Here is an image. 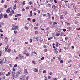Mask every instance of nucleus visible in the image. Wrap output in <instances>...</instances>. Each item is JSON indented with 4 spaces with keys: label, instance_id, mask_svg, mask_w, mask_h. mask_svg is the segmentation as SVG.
<instances>
[{
    "label": "nucleus",
    "instance_id": "f257e3e1",
    "mask_svg": "<svg viewBox=\"0 0 80 80\" xmlns=\"http://www.w3.org/2000/svg\"><path fill=\"white\" fill-rule=\"evenodd\" d=\"M22 70H18L17 72V74L15 75V77H19V75L22 74Z\"/></svg>",
    "mask_w": 80,
    "mask_h": 80
},
{
    "label": "nucleus",
    "instance_id": "f03ea898",
    "mask_svg": "<svg viewBox=\"0 0 80 80\" xmlns=\"http://www.w3.org/2000/svg\"><path fill=\"white\" fill-rule=\"evenodd\" d=\"M12 8H9L8 9H7V10L6 11V13H9V12H10V11L12 10Z\"/></svg>",
    "mask_w": 80,
    "mask_h": 80
},
{
    "label": "nucleus",
    "instance_id": "7ed1b4c3",
    "mask_svg": "<svg viewBox=\"0 0 80 80\" xmlns=\"http://www.w3.org/2000/svg\"><path fill=\"white\" fill-rule=\"evenodd\" d=\"M36 39L37 40V41H41V40H42V38L40 37H38L36 38Z\"/></svg>",
    "mask_w": 80,
    "mask_h": 80
},
{
    "label": "nucleus",
    "instance_id": "20e7f679",
    "mask_svg": "<svg viewBox=\"0 0 80 80\" xmlns=\"http://www.w3.org/2000/svg\"><path fill=\"white\" fill-rule=\"evenodd\" d=\"M24 73L25 75H28V71H27V69H24Z\"/></svg>",
    "mask_w": 80,
    "mask_h": 80
},
{
    "label": "nucleus",
    "instance_id": "39448f33",
    "mask_svg": "<svg viewBox=\"0 0 80 80\" xmlns=\"http://www.w3.org/2000/svg\"><path fill=\"white\" fill-rule=\"evenodd\" d=\"M2 61L3 63H5L6 62V58H3V59L2 60Z\"/></svg>",
    "mask_w": 80,
    "mask_h": 80
},
{
    "label": "nucleus",
    "instance_id": "423d86ee",
    "mask_svg": "<svg viewBox=\"0 0 80 80\" xmlns=\"http://www.w3.org/2000/svg\"><path fill=\"white\" fill-rule=\"evenodd\" d=\"M30 15H29V17H31L33 15H32V11H30Z\"/></svg>",
    "mask_w": 80,
    "mask_h": 80
},
{
    "label": "nucleus",
    "instance_id": "0eeeda50",
    "mask_svg": "<svg viewBox=\"0 0 80 80\" xmlns=\"http://www.w3.org/2000/svg\"><path fill=\"white\" fill-rule=\"evenodd\" d=\"M11 73H10V72H8V74H6V75L7 76H10V75Z\"/></svg>",
    "mask_w": 80,
    "mask_h": 80
},
{
    "label": "nucleus",
    "instance_id": "6e6552de",
    "mask_svg": "<svg viewBox=\"0 0 80 80\" xmlns=\"http://www.w3.org/2000/svg\"><path fill=\"white\" fill-rule=\"evenodd\" d=\"M18 56L19 57V58L20 59H22L23 58V56L20 54L18 55Z\"/></svg>",
    "mask_w": 80,
    "mask_h": 80
},
{
    "label": "nucleus",
    "instance_id": "1a4fd4ad",
    "mask_svg": "<svg viewBox=\"0 0 80 80\" xmlns=\"http://www.w3.org/2000/svg\"><path fill=\"white\" fill-rule=\"evenodd\" d=\"M4 24V23H3V22H1L0 23V27H2V25H3Z\"/></svg>",
    "mask_w": 80,
    "mask_h": 80
},
{
    "label": "nucleus",
    "instance_id": "9d476101",
    "mask_svg": "<svg viewBox=\"0 0 80 80\" xmlns=\"http://www.w3.org/2000/svg\"><path fill=\"white\" fill-rule=\"evenodd\" d=\"M4 42H7L8 41V38L7 37L5 38V39L4 40Z\"/></svg>",
    "mask_w": 80,
    "mask_h": 80
},
{
    "label": "nucleus",
    "instance_id": "9b49d317",
    "mask_svg": "<svg viewBox=\"0 0 80 80\" xmlns=\"http://www.w3.org/2000/svg\"><path fill=\"white\" fill-rule=\"evenodd\" d=\"M14 29L15 30H18V26H15L14 28Z\"/></svg>",
    "mask_w": 80,
    "mask_h": 80
},
{
    "label": "nucleus",
    "instance_id": "f8f14e48",
    "mask_svg": "<svg viewBox=\"0 0 80 80\" xmlns=\"http://www.w3.org/2000/svg\"><path fill=\"white\" fill-rule=\"evenodd\" d=\"M34 70L35 72H38V69L36 68H34Z\"/></svg>",
    "mask_w": 80,
    "mask_h": 80
},
{
    "label": "nucleus",
    "instance_id": "ddd939ff",
    "mask_svg": "<svg viewBox=\"0 0 80 80\" xmlns=\"http://www.w3.org/2000/svg\"><path fill=\"white\" fill-rule=\"evenodd\" d=\"M18 16H21V14H17V15H15V17H18Z\"/></svg>",
    "mask_w": 80,
    "mask_h": 80
},
{
    "label": "nucleus",
    "instance_id": "4468645a",
    "mask_svg": "<svg viewBox=\"0 0 80 80\" xmlns=\"http://www.w3.org/2000/svg\"><path fill=\"white\" fill-rule=\"evenodd\" d=\"M67 29H68V30H71L72 28H71V27H67Z\"/></svg>",
    "mask_w": 80,
    "mask_h": 80
},
{
    "label": "nucleus",
    "instance_id": "2eb2a0df",
    "mask_svg": "<svg viewBox=\"0 0 80 80\" xmlns=\"http://www.w3.org/2000/svg\"><path fill=\"white\" fill-rule=\"evenodd\" d=\"M24 28H25V30H28V27H27L26 26H25Z\"/></svg>",
    "mask_w": 80,
    "mask_h": 80
},
{
    "label": "nucleus",
    "instance_id": "dca6fc26",
    "mask_svg": "<svg viewBox=\"0 0 80 80\" xmlns=\"http://www.w3.org/2000/svg\"><path fill=\"white\" fill-rule=\"evenodd\" d=\"M4 17L5 18H8V16L6 14L4 15Z\"/></svg>",
    "mask_w": 80,
    "mask_h": 80
},
{
    "label": "nucleus",
    "instance_id": "f3484780",
    "mask_svg": "<svg viewBox=\"0 0 80 80\" xmlns=\"http://www.w3.org/2000/svg\"><path fill=\"white\" fill-rule=\"evenodd\" d=\"M32 63L34 64L35 65H36V64H37V63L34 61H32Z\"/></svg>",
    "mask_w": 80,
    "mask_h": 80
},
{
    "label": "nucleus",
    "instance_id": "a211bd4d",
    "mask_svg": "<svg viewBox=\"0 0 80 80\" xmlns=\"http://www.w3.org/2000/svg\"><path fill=\"white\" fill-rule=\"evenodd\" d=\"M16 8H17V7H16V4H15L14 5V6L13 8V9H14V10H15V9H16Z\"/></svg>",
    "mask_w": 80,
    "mask_h": 80
},
{
    "label": "nucleus",
    "instance_id": "6ab92c4d",
    "mask_svg": "<svg viewBox=\"0 0 80 80\" xmlns=\"http://www.w3.org/2000/svg\"><path fill=\"white\" fill-rule=\"evenodd\" d=\"M3 74V72H0V76H2V75Z\"/></svg>",
    "mask_w": 80,
    "mask_h": 80
},
{
    "label": "nucleus",
    "instance_id": "aec40b11",
    "mask_svg": "<svg viewBox=\"0 0 80 80\" xmlns=\"http://www.w3.org/2000/svg\"><path fill=\"white\" fill-rule=\"evenodd\" d=\"M3 61H2L1 59H0V63L1 64V65H2V64H3Z\"/></svg>",
    "mask_w": 80,
    "mask_h": 80
},
{
    "label": "nucleus",
    "instance_id": "412c9836",
    "mask_svg": "<svg viewBox=\"0 0 80 80\" xmlns=\"http://www.w3.org/2000/svg\"><path fill=\"white\" fill-rule=\"evenodd\" d=\"M3 18V15L2 14L0 15V19H1V18Z\"/></svg>",
    "mask_w": 80,
    "mask_h": 80
},
{
    "label": "nucleus",
    "instance_id": "4be33fe9",
    "mask_svg": "<svg viewBox=\"0 0 80 80\" xmlns=\"http://www.w3.org/2000/svg\"><path fill=\"white\" fill-rule=\"evenodd\" d=\"M10 13H12V14H14V13H15V12H14V11L12 10L11 11Z\"/></svg>",
    "mask_w": 80,
    "mask_h": 80
},
{
    "label": "nucleus",
    "instance_id": "5701e85b",
    "mask_svg": "<svg viewBox=\"0 0 80 80\" xmlns=\"http://www.w3.org/2000/svg\"><path fill=\"white\" fill-rule=\"evenodd\" d=\"M58 53V51H54V53H55V54H57Z\"/></svg>",
    "mask_w": 80,
    "mask_h": 80
},
{
    "label": "nucleus",
    "instance_id": "b1692460",
    "mask_svg": "<svg viewBox=\"0 0 80 80\" xmlns=\"http://www.w3.org/2000/svg\"><path fill=\"white\" fill-rule=\"evenodd\" d=\"M9 47V46L8 45L6 46V47L5 48V49L7 50L8 49V48Z\"/></svg>",
    "mask_w": 80,
    "mask_h": 80
},
{
    "label": "nucleus",
    "instance_id": "393cba45",
    "mask_svg": "<svg viewBox=\"0 0 80 80\" xmlns=\"http://www.w3.org/2000/svg\"><path fill=\"white\" fill-rule=\"evenodd\" d=\"M16 25V23H14V24H13L12 25V27H15Z\"/></svg>",
    "mask_w": 80,
    "mask_h": 80
},
{
    "label": "nucleus",
    "instance_id": "a878e982",
    "mask_svg": "<svg viewBox=\"0 0 80 80\" xmlns=\"http://www.w3.org/2000/svg\"><path fill=\"white\" fill-rule=\"evenodd\" d=\"M38 31H36L35 32V35H37V34H38Z\"/></svg>",
    "mask_w": 80,
    "mask_h": 80
},
{
    "label": "nucleus",
    "instance_id": "bb28decb",
    "mask_svg": "<svg viewBox=\"0 0 80 80\" xmlns=\"http://www.w3.org/2000/svg\"><path fill=\"white\" fill-rule=\"evenodd\" d=\"M63 15H62L61 16L60 18H61V19H62L63 18Z\"/></svg>",
    "mask_w": 80,
    "mask_h": 80
},
{
    "label": "nucleus",
    "instance_id": "cd10ccee",
    "mask_svg": "<svg viewBox=\"0 0 80 80\" xmlns=\"http://www.w3.org/2000/svg\"><path fill=\"white\" fill-rule=\"evenodd\" d=\"M59 35H60V33H57L56 34V36H57V37H58V36H59Z\"/></svg>",
    "mask_w": 80,
    "mask_h": 80
},
{
    "label": "nucleus",
    "instance_id": "c85d7f7f",
    "mask_svg": "<svg viewBox=\"0 0 80 80\" xmlns=\"http://www.w3.org/2000/svg\"><path fill=\"white\" fill-rule=\"evenodd\" d=\"M14 33H15V34H17V33H18V32L16 31H14Z\"/></svg>",
    "mask_w": 80,
    "mask_h": 80
},
{
    "label": "nucleus",
    "instance_id": "c756f323",
    "mask_svg": "<svg viewBox=\"0 0 80 80\" xmlns=\"http://www.w3.org/2000/svg\"><path fill=\"white\" fill-rule=\"evenodd\" d=\"M58 59L59 60H62V58H61L60 57H58Z\"/></svg>",
    "mask_w": 80,
    "mask_h": 80
},
{
    "label": "nucleus",
    "instance_id": "7c9ffc66",
    "mask_svg": "<svg viewBox=\"0 0 80 80\" xmlns=\"http://www.w3.org/2000/svg\"><path fill=\"white\" fill-rule=\"evenodd\" d=\"M10 52H11V49H9L8 51V53H10Z\"/></svg>",
    "mask_w": 80,
    "mask_h": 80
},
{
    "label": "nucleus",
    "instance_id": "2f4dec72",
    "mask_svg": "<svg viewBox=\"0 0 80 80\" xmlns=\"http://www.w3.org/2000/svg\"><path fill=\"white\" fill-rule=\"evenodd\" d=\"M29 78V76H27L26 77V80H28Z\"/></svg>",
    "mask_w": 80,
    "mask_h": 80
},
{
    "label": "nucleus",
    "instance_id": "473e14b6",
    "mask_svg": "<svg viewBox=\"0 0 80 80\" xmlns=\"http://www.w3.org/2000/svg\"><path fill=\"white\" fill-rule=\"evenodd\" d=\"M63 61L62 60H61L60 61V63H63Z\"/></svg>",
    "mask_w": 80,
    "mask_h": 80
},
{
    "label": "nucleus",
    "instance_id": "72a5a7b5",
    "mask_svg": "<svg viewBox=\"0 0 80 80\" xmlns=\"http://www.w3.org/2000/svg\"><path fill=\"white\" fill-rule=\"evenodd\" d=\"M26 56H27V57H29V56L30 55V54H29L28 53H27L26 54Z\"/></svg>",
    "mask_w": 80,
    "mask_h": 80
},
{
    "label": "nucleus",
    "instance_id": "f704fd0d",
    "mask_svg": "<svg viewBox=\"0 0 80 80\" xmlns=\"http://www.w3.org/2000/svg\"><path fill=\"white\" fill-rule=\"evenodd\" d=\"M44 52H47V49H45L44 50Z\"/></svg>",
    "mask_w": 80,
    "mask_h": 80
},
{
    "label": "nucleus",
    "instance_id": "c9c22d12",
    "mask_svg": "<svg viewBox=\"0 0 80 80\" xmlns=\"http://www.w3.org/2000/svg\"><path fill=\"white\" fill-rule=\"evenodd\" d=\"M44 58H45L44 57H42L41 58V60H43Z\"/></svg>",
    "mask_w": 80,
    "mask_h": 80
},
{
    "label": "nucleus",
    "instance_id": "e433bc0d",
    "mask_svg": "<svg viewBox=\"0 0 80 80\" xmlns=\"http://www.w3.org/2000/svg\"><path fill=\"white\" fill-rule=\"evenodd\" d=\"M74 23L75 24H77V23H78V22H77V21H75Z\"/></svg>",
    "mask_w": 80,
    "mask_h": 80
},
{
    "label": "nucleus",
    "instance_id": "4c0bfd02",
    "mask_svg": "<svg viewBox=\"0 0 80 80\" xmlns=\"http://www.w3.org/2000/svg\"><path fill=\"white\" fill-rule=\"evenodd\" d=\"M46 72H47V71L45 70H44L43 71V73H46Z\"/></svg>",
    "mask_w": 80,
    "mask_h": 80
},
{
    "label": "nucleus",
    "instance_id": "58836bf2",
    "mask_svg": "<svg viewBox=\"0 0 80 80\" xmlns=\"http://www.w3.org/2000/svg\"><path fill=\"white\" fill-rule=\"evenodd\" d=\"M2 52L1 51H0V57L2 56Z\"/></svg>",
    "mask_w": 80,
    "mask_h": 80
},
{
    "label": "nucleus",
    "instance_id": "ea45409f",
    "mask_svg": "<svg viewBox=\"0 0 80 80\" xmlns=\"http://www.w3.org/2000/svg\"><path fill=\"white\" fill-rule=\"evenodd\" d=\"M30 42L32 43V39H30Z\"/></svg>",
    "mask_w": 80,
    "mask_h": 80
},
{
    "label": "nucleus",
    "instance_id": "a19ab883",
    "mask_svg": "<svg viewBox=\"0 0 80 80\" xmlns=\"http://www.w3.org/2000/svg\"><path fill=\"white\" fill-rule=\"evenodd\" d=\"M25 1H23V2H22V3H23V5H25Z\"/></svg>",
    "mask_w": 80,
    "mask_h": 80
},
{
    "label": "nucleus",
    "instance_id": "79ce46f5",
    "mask_svg": "<svg viewBox=\"0 0 80 80\" xmlns=\"http://www.w3.org/2000/svg\"><path fill=\"white\" fill-rule=\"evenodd\" d=\"M74 73H78V71H74Z\"/></svg>",
    "mask_w": 80,
    "mask_h": 80
},
{
    "label": "nucleus",
    "instance_id": "37998d69",
    "mask_svg": "<svg viewBox=\"0 0 80 80\" xmlns=\"http://www.w3.org/2000/svg\"><path fill=\"white\" fill-rule=\"evenodd\" d=\"M26 8L27 10H28L29 9V7H27Z\"/></svg>",
    "mask_w": 80,
    "mask_h": 80
},
{
    "label": "nucleus",
    "instance_id": "c03bdc74",
    "mask_svg": "<svg viewBox=\"0 0 80 80\" xmlns=\"http://www.w3.org/2000/svg\"><path fill=\"white\" fill-rule=\"evenodd\" d=\"M65 38L66 40H68V37H65Z\"/></svg>",
    "mask_w": 80,
    "mask_h": 80
},
{
    "label": "nucleus",
    "instance_id": "a18cd8bd",
    "mask_svg": "<svg viewBox=\"0 0 80 80\" xmlns=\"http://www.w3.org/2000/svg\"><path fill=\"white\" fill-rule=\"evenodd\" d=\"M28 20V21H29V22H31L30 21V18H29L27 19Z\"/></svg>",
    "mask_w": 80,
    "mask_h": 80
},
{
    "label": "nucleus",
    "instance_id": "49530a36",
    "mask_svg": "<svg viewBox=\"0 0 80 80\" xmlns=\"http://www.w3.org/2000/svg\"><path fill=\"white\" fill-rule=\"evenodd\" d=\"M12 70H13V71H15V68L14 67L13 68Z\"/></svg>",
    "mask_w": 80,
    "mask_h": 80
},
{
    "label": "nucleus",
    "instance_id": "de8ad7c7",
    "mask_svg": "<svg viewBox=\"0 0 80 80\" xmlns=\"http://www.w3.org/2000/svg\"><path fill=\"white\" fill-rule=\"evenodd\" d=\"M48 78L49 79H50L51 78V77H50V76H48Z\"/></svg>",
    "mask_w": 80,
    "mask_h": 80
},
{
    "label": "nucleus",
    "instance_id": "09e8293b",
    "mask_svg": "<svg viewBox=\"0 0 80 80\" xmlns=\"http://www.w3.org/2000/svg\"><path fill=\"white\" fill-rule=\"evenodd\" d=\"M4 7V8H7V5H5Z\"/></svg>",
    "mask_w": 80,
    "mask_h": 80
},
{
    "label": "nucleus",
    "instance_id": "8fccbe9b",
    "mask_svg": "<svg viewBox=\"0 0 80 80\" xmlns=\"http://www.w3.org/2000/svg\"><path fill=\"white\" fill-rule=\"evenodd\" d=\"M32 2L30 1V2H29V4L30 5H32Z\"/></svg>",
    "mask_w": 80,
    "mask_h": 80
},
{
    "label": "nucleus",
    "instance_id": "3c124183",
    "mask_svg": "<svg viewBox=\"0 0 80 80\" xmlns=\"http://www.w3.org/2000/svg\"><path fill=\"white\" fill-rule=\"evenodd\" d=\"M54 2H55V3H57V0H54Z\"/></svg>",
    "mask_w": 80,
    "mask_h": 80
},
{
    "label": "nucleus",
    "instance_id": "603ef678",
    "mask_svg": "<svg viewBox=\"0 0 80 80\" xmlns=\"http://www.w3.org/2000/svg\"><path fill=\"white\" fill-rule=\"evenodd\" d=\"M25 8H23L22 9V12H24V11H25Z\"/></svg>",
    "mask_w": 80,
    "mask_h": 80
},
{
    "label": "nucleus",
    "instance_id": "864d4df0",
    "mask_svg": "<svg viewBox=\"0 0 80 80\" xmlns=\"http://www.w3.org/2000/svg\"><path fill=\"white\" fill-rule=\"evenodd\" d=\"M57 22H53V24L55 25V24H57Z\"/></svg>",
    "mask_w": 80,
    "mask_h": 80
},
{
    "label": "nucleus",
    "instance_id": "5fc2aeb1",
    "mask_svg": "<svg viewBox=\"0 0 80 80\" xmlns=\"http://www.w3.org/2000/svg\"><path fill=\"white\" fill-rule=\"evenodd\" d=\"M66 23H67V25H68L69 26H70V23H67V22H66Z\"/></svg>",
    "mask_w": 80,
    "mask_h": 80
},
{
    "label": "nucleus",
    "instance_id": "6e6d98bb",
    "mask_svg": "<svg viewBox=\"0 0 80 80\" xmlns=\"http://www.w3.org/2000/svg\"><path fill=\"white\" fill-rule=\"evenodd\" d=\"M55 7L56 8V6H55V5H54L52 6V8H55Z\"/></svg>",
    "mask_w": 80,
    "mask_h": 80
},
{
    "label": "nucleus",
    "instance_id": "4d7b16f0",
    "mask_svg": "<svg viewBox=\"0 0 80 80\" xmlns=\"http://www.w3.org/2000/svg\"><path fill=\"white\" fill-rule=\"evenodd\" d=\"M47 15H48V16H51V15L49 13H48Z\"/></svg>",
    "mask_w": 80,
    "mask_h": 80
},
{
    "label": "nucleus",
    "instance_id": "13d9d810",
    "mask_svg": "<svg viewBox=\"0 0 80 80\" xmlns=\"http://www.w3.org/2000/svg\"><path fill=\"white\" fill-rule=\"evenodd\" d=\"M32 22H35V19H32Z\"/></svg>",
    "mask_w": 80,
    "mask_h": 80
},
{
    "label": "nucleus",
    "instance_id": "bf43d9fd",
    "mask_svg": "<svg viewBox=\"0 0 80 80\" xmlns=\"http://www.w3.org/2000/svg\"><path fill=\"white\" fill-rule=\"evenodd\" d=\"M0 32H3V31H2V29H1L0 30Z\"/></svg>",
    "mask_w": 80,
    "mask_h": 80
},
{
    "label": "nucleus",
    "instance_id": "052dcab7",
    "mask_svg": "<svg viewBox=\"0 0 80 80\" xmlns=\"http://www.w3.org/2000/svg\"><path fill=\"white\" fill-rule=\"evenodd\" d=\"M14 67H17V64H15L14 65Z\"/></svg>",
    "mask_w": 80,
    "mask_h": 80
},
{
    "label": "nucleus",
    "instance_id": "680f3d73",
    "mask_svg": "<svg viewBox=\"0 0 80 80\" xmlns=\"http://www.w3.org/2000/svg\"><path fill=\"white\" fill-rule=\"evenodd\" d=\"M12 15H13L12 13H10L9 14V16H12Z\"/></svg>",
    "mask_w": 80,
    "mask_h": 80
},
{
    "label": "nucleus",
    "instance_id": "e2e57ef3",
    "mask_svg": "<svg viewBox=\"0 0 80 80\" xmlns=\"http://www.w3.org/2000/svg\"><path fill=\"white\" fill-rule=\"evenodd\" d=\"M43 47L44 48H46V47H47V46H46V45H44L43 46Z\"/></svg>",
    "mask_w": 80,
    "mask_h": 80
},
{
    "label": "nucleus",
    "instance_id": "0e129e2a",
    "mask_svg": "<svg viewBox=\"0 0 80 80\" xmlns=\"http://www.w3.org/2000/svg\"><path fill=\"white\" fill-rule=\"evenodd\" d=\"M63 32H66V29H63Z\"/></svg>",
    "mask_w": 80,
    "mask_h": 80
},
{
    "label": "nucleus",
    "instance_id": "69168bd1",
    "mask_svg": "<svg viewBox=\"0 0 80 80\" xmlns=\"http://www.w3.org/2000/svg\"><path fill=\"white\" fill-rule=\"evenodd\" d=\"M52 20H54V19H55V18H54V17H52Z\"/></svg>",
    "mask_w": 80,
    "mask_h": 80
},
{
    "label": "nucleus",
    "instance_id": "338daca9",
    "mask_svg": "<svg viewBox=\"0 0 80 80\" xmlns=\"http://www.w3.org/2000/svg\"><path fill=\"white\" fill-rule=\"evenodd\" d=\"M77 15L78 16H80V13H78L77 14Z\"/></svg>",
    "mask_w": 80,
    "mask_h": 80
},
{
    "label": "nucleus",
    "instance_id": "774afa93",
    "mask_svg": "<svg viewBox=\"0 0 80 80\" xmlns=\"http://www.w3.org/2000/svg\"><path fill=\"white\" fill-rule=\"evenodd\" d=\"M53 79L54 80H57V78H53Z\"/></svg>",
    "mask_w": 80,
    "mask_h": 80
}]
</instances>
